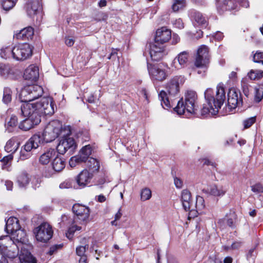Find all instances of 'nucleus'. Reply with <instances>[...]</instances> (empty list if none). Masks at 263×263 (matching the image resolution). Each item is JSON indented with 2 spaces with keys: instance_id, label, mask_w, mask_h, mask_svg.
<instances>
[{
  "instance_id": "f257e3e1",
  "label": "nucleus",
  "mask_w": 263,
  "mask_h": 263,
  "mask_svg": "<svg viewBox=\"0 0 263 263\" xmlns=\"http://www.w3.org/2000/svg\"><path fill=\"white\" fill-rule=\"evenodd\" d=\"M60 133L63 136L59 142L58 146L63 148H76L77 145L74 139L69 137L71 134V127L63 126L59 120L52 121L46 125L43 137L46 143L50 142L57 138Z\"/></svg>"
},
{
  "instance_id": "f03ea898",
  "label": "nucleus",
  "mask_w": 263,
  "mask_h": 263,
  "mask_svg": "<svg viewBox=\"0 0 263 263\" xmlns=\"http://www.w3.org/2000/svg\"><path fill=\"white\" fill-rule=\"evenodd\" d=\"M204 96L208 106L203 105L201 109L202 115H205L209 113L212 115H216L226 100L224 88L217 86L215 93H214L211 88H208L204 92Z\"/></svg>"
},
{
  "instance_id": "7ed1b4c3",
  "label": "nucleus",
  "mask_w": 263,
  "mask_h": 263,
  "mask_svg": "<svg viewBox=\"0 0 263 263\" xmlns=\"http://www.w3.org/2000/svg\"><path fill=\"white\" fill-rule=\"evenodd\" d=\"M197 95L195 91H187L184 100L182 98L178 102L177 105L174 108V110L179 115L185 114H196V103Z\"/></svg>"
},
{
  "instance_id": "20e7f679",
  "label": "nucleus",
  "mask_w": 263,
  "mask_h": 263,
  "mask_svg": "<svg viewBox=\"0 0 263 263\" xmlns=\"http://www.w3.org/2000/svg\"><path fill=\"white\" fill-rule=\"evenodd\" d=\"M166 93L164 90H161L159 94V98L161 101V104L164 109H168L172 106L170 99L178 97L179 93V86L178 78L176 77L171 79L167 84L166 87Z\"/></svg>"
},
{
  "instance_id": "39448f33",
  "label": "nucleus",
  "mask_w": 263,
  "mask_h": 263,
  "mask_svg": "<svg viewBox=\"0 0 263 263\" xmlns=\"http://www.w3.org/2000/svg\"><path fill=\"white\" fill-rule=\"evenodd\" d=\"M14 246L12 238L9 236L0 237V253L2 257L13 258L18 255V251L16 250Z\"/></svg>"
},
{
  "instance_id": "423d86ee",
  "label": "nucleus",
  "mask_w": 263,
  "mask_h": 263,
  "mask_svg": "<svg viewBox=\"0 0 263 263\" xmlns=\"http://www.w3.org/2000/svg\"><path fill=\"white\" fill-rule=\"evenodd\" d=\"M43 93V88L38 85H28L24 88L20 94L22 102H32L41 97Z\"/></svg>"
},
{
  "instance_id": "0eeeda50",
  "label": "nucleus",
  "mask_w": 263,
  "mask_h": 263,
  "mask_svg": "<svg viewBox=\"0 0 263 263\" xmlns=\"http://www.w3.org/2000/svg\"><path fill=\"white\" fill-rule=\"evenodd\" d=\"M147 68L149 77L153 82L163 81L167 77L164 66L159 64L147 63Z\"/></svg>"
},
{
  "instance_id": "6e6552de",
  "label": "nucleus",
  "mask_w": 263,
  "mask_h": 263,
  "mask_svg": "<svg viewBox=\"0 0 263 263\" xmlns=\"http://www.w3.org/2000/svg\"><path fill=\"white\" fill-rule=\"evenodd\" d=\"M72 210L74 214L75 222L86 224L89 221L90 209L88 206L76 203L73 205Z\"/></svg>"
},
{
  "instance_id": "1a4fd4ad",
  "label": "nucleus",
  "mask_w": 263,
  "mask_h": 263,
  "mask_svg": "<svg viewBox=\"0 0 263 263\" xmlns=\"http://www.w3.org/2000/svg\"><path fill=\"white\" fill-rule=\"evenodd\" d=\"M33 232L37 241L47 242L52 236L53 231L51 227L47 223L44 222L35 228Z\"/></svg>"
},
{
  "instance_id": "9d476101",
  "label": "nucleus",
  "mask_w": 263,
  "mask_h": 263,
  "mask_svg": "<svg viewBox=\"0 0 263 263\" xmlns=\"http://www.w3.org/2000/svg\"><path fill=\"white\" fill-rule=\"evenodd\" d=\"M32 49L28 44H21L13 47V59L17 61H23L32 55Z\"/></svg>"
},
{
  "instance_id": "9b49d317",
  "label": "nucleus",
  "mask_w": 263,
  "mask_h": 263,
  "mask_svg": "<svg viewBox=\"0 0 263 263\" xmlns=\"http://www.w3.org/2000/svg\"><path fill=\"white\" fill-rule=\"evenodd\" d=\"M35 104L40 118L42 115H51L54 112V104L50 98H43Z\"/></svg>"
},
{
  "instance_id": "f8f14e48",
  "label": "nucleus",
  "mask_w": 263,
  "mask_h": 263,
  "mask_svg": "<svg viewBox=\"0 0 263 263\" xmlns=\"http://www.w3.org/2000/svg\"><path fill=\"white\" fill-rule=\"evenodd\" d=\"M27 14L31 17L36 16V21L40 22L42 17V7L39 0H31L26 5Z\"/></svg>"
},
{
  "instance_id": "ddd939ff",
  "label": "nucleus",
  "mask_w": 263,
  "mask_h": 263,
  "mask_svg": "<svg viewBox=\"0 0 263 263\" xmlns=\"http://www.w3.org/2000/svg\"><path fill=\"white\" fill-rule=\"evenodd\" d=\"M242 104V99L240 92L234 88L230 89L228 93V107L230 111L241 106Z\"/></svg>"
},
{
  "instance_id": "4468645a",
  "label": "nucleus",
  "mask_w": 263,
  "mask_h": 263,
  "mask_svg": "<svg viewBox=\"0 0 263 263\" xmlns=\"http://www.w3.org/2000/svg\"><path fill=\"white\" fill-rule=\"evenodd\" d=\"M209 62V48L205 45H202L197 50L195 65L197 67L205 68Z\"/></svg>"
},
{
  "instance_id": "2eb2a0df",
  "label": "nucleus",
  "mask_w": 263,
  "mask_h": 263,
  "mask_svg": "<svg viewBox=\"0 0 263 263\" xmlns=\"http://www.w3.org/2000/svg\"><path fill=\"white\" fill-rule=\"evenodd\" d=\"M149 52L153 61H159L165 54L163 45L154 42L149 44Z\"/></svg>"
},
{
  "instance_id": "dca6fc26",
  "label": "nucleus",
  "mask_w": 263,
  "mask_h": 263,
  "mask_svg": "<svg viewBox=\"0 0 263 263\" xmlns=\"http://www.w3.org/2000/svg\"><path fill=\"white\" fill-rule=\"evenodd\" d=\"M11 234V238H12L13 243L14 246L16 250L19 251L20 249H23V244L26 241V232L21 229V227L16 231L10 233Z\"/></svg>"
},
{
  "instance_id": "f3484780",
  "label": "nucleus",
  "mask_w": 263,
  "mask_h": 263,
  "mask_svg": "<svg viewBox=\"0 0 263 263\" xmlns=\"http://www.w3.org/2000/svg\"><path fill=\"white\" fill-rule=\"evenodd\" d=\"M92 149H81L79 154L71 157L69 161L71 167H75L77 164L86 161L88 156L91 154Z\"/></svg>"
},
{
  "instance_id": "a211bd4d",
  "label": "nucleus",
  "mask_w": 263,
  "mask_h": 263,
  "mask_svg": "<svg viewBox=\"0 0 263 263\" xmlns=\"http://www.w3.org/2000/svg\"><path fill=\"white\" fill-rule=\"evenodd\" d=\"M205 208L204 200L200 196L196 197V200L195 204H192V208L189 212V217L194 218L197 217L198 214H202Z\"/></svg>"
},
{
  "instance_id": "6ab92c4d",
  "label": "nucleus",
  "mask_w": 263,
  "mask_h": 263,
  "mask_svg": "<svg viewBox=\"0 0 263 263\" xmlns=\"http://www.w3.org/2000/svg\"><path fill=\"white\" fill-rule=\"evenodd\" d=\"M21 107L22 115L25 117H33L36 114L39 117L35 103L31 102H23Z\"/></svg>"
},
{
  "instance_id": "aec40b11",
  "label": "nucleus",
  "mask_w": 263,
  "mask_h": 263,
  "mask_svg": "<svg viewBox=\"0 0 263 263\" xmlns=\"http://www.w3.org/2000/svg\"><path fill=\"white\" fill-rule=\"evenodd\" d=\"M171 31L165 27L157 29L156 32L155 41L163 45L171 38Z\"/></svg>"
},
{
  "instance_id": "412c9836",
  "label": "nucleus",
  "mask_w": 263,
  "mask_h": 263,
  "mask_svg": "<svg viewBox=\"0 0 263 263\" xmlns=\"http://www.w3.org/2000/svg\"><path fill=\"white\" fill-rule=\"evenodd\" d=\"M41 122V118L37 115L33 117H27L21 122L18 125V128L22 130L27 131L36 125Z\"/></svg>"
},
{
  "instance_id": "4be33fe9",
  "label": "nucleus",
  "mask_w": 263,
  "mask_h": 263,
  "mask_svg": "<svg viewBox=\"0 0 263 263\" xmlns=\"http://www.w3.org/2000/svg\"><path fill=\"white\" fill-rule=\"evenodd\" d=\"M92 173L87 170H83L77 177L76 181L78 184L81 187H85L92 177Z\"/></svg>"
},
{
  "instance_id": "5701e85b",
  "label": "nucleus",
  "mask_w": 263,
  "mask_h": 263,
  "mask_svg": "<svg viewBox=\"0 0 263 263\" xmlns=\"http://www.w3.org/2000/svg\"><path fill=\"white\" fill-rule=\"evenodd\" d=\"M46 142L44 138L39 135H34L24 145V148H38L43 146Z\"/></svg>"
},
{
  "instance_id": "b1692460",
  "label": "nucleus",
  "mask_w": 263,
  "mask_h": 263,
  "mask_svg": "<svg viewBox=\"0 0 263 263\" xmlns=\"http://www.w3.org/2000/svg\"><path fill=\"white\" fill-rule=\"evenodd\" d=\"M189 52L183 51L180 52L173 61V65L176 69H180L184 67L189 59Z\"/></svg>"
},
{
  "instance_id": "393cba45",
  "label": "nucleus",
  "mask_w": 263,
  "mask_h": 263,
  "mask_svg": "<svg viewBox=\"0 0 263 263\" xmlns=\"http://www.w3.org/2000/svg\"><path fill=\"white\" fill-rule=\"evenodd\" d=\"M39 77V68L33 65H30L25 71L24 78L25 80L35 81Z\"/></svg>"
},
{
  "instance_id": "a878e982",
  "label": "nucleus",
  "mask_w": 263,
  "mask_h": 263,
  "mask_svg": "<svg viewBox=\"0 0 263 263\" xmlns=\"http://www.w3.org/2000/svg\"><path fill=\"white\" fill-rule=\"evenodd\" d=\"M190 16L193 21H195L199 26L202 27H206L208 25L206 18L200 12L194 10L190 12Z\"/></svg>"
},
{
  "instance_id": "bb28decb",
  "label": "nucleus",
  "mask_w": 263,
  "mask_h": 263,
  "mask_svg": "<svg viewBox=\"0 0 263 263\" xmlns=\"http://www.w3.org/2000/svg\"><path fill=\"white\" fill-rule=\"evenodd\" d=\"M181 200L182 206L186 211H190L193 204L191 193L187 190H183L181 192Z\"/></svg>"
},
{
  "instance_id": "cd10ccee",
  "label": "nucleus",
  "mask_w": 263,
  "mask_h": 263,
  "mask_svg": "<svg viewBox=\"0 0 263 263\" xmlns=\"http://www.w3.org/2000/svg\"><path fill=\"white\" fill-rule=\"evenodd\" d=\"M238 5L237 0H223L221 3L218 4L217 8L219 11L223 12L224 11L236 9Z\"/></svg>"
},
{
  "instance_id": "c85d7f7f",
  "label": "nucleus",
  "mask_w": 263,
  "mask_h": 263,
  "mask_svg": "<svg viewBox=\"0 0 263 263\" xmlns=\"http://www.w3.org/2000/svg\"><path fill=\"white\" fill-rule=\"evenodd\" d=\"M33 34V28L29 26L21 30L18 33L15 34L14 37L17 40L26 41L31 39Z\"/></svg>"
},
{
  "instance_id": "c756f323",
  "label": "nucleus",
  "mask_w": 263,
  "mask_h": 263,
  "mask_svg": "<svg viewBox=\"0 0 263 263\" xmlns=\"http://www.w3.org/2000/svg\"><path fill=\"white\" fill-rule=\"evenodd\" d=\"M20 227L18 219L15 217H11L6 221L5 230L6 232L9 234L16 231Z\"/></svg>"
},
{
  "instance_id": "7c9ffc66",
  "label": "nucleus",
  "mask_w": 263,
  "mask_h": 263,
  "mask_svg": "<svg viewBox=\"0 0 263 263\" xmlns=\"http://www.w3.org/2000/svg\"><path fill=\"white\" fill-rule=\"evenodd\" d=\"M203 191L214 196H223L226 192V190L222 186H218L216 185H211L207 189H204Z\"/></svg>"
},
{
  "instance_id": "2f4dec72",
  "label": "nucleus",
  "mask_w": 263,
  "mask_h": 263,
  "mask_svg": "<svg viewBox=\"0 0 263 263\" xmlns=\"http://www.w3.org/2000/svg\"><path fill=\"white\" fill-rule=\"evenodd\" d=\"M31 181V177L26 172H22L17 177V183L20 187H25Z\"/></svg>"
},
{
  "instance_id": "473e14b6",
  "label": "nucleus",
  "mask_w": 263,
  "mask_h": 263,
  "mask_svg": "<svg viewBox=\"0 0 263 263\" xmlns=\"http://www.w3.org/2000/svg\"><path fill=\"white\" fill-rule=\"evenodd\" d=\"M23 249L19 251V258L21 263H36L35 258L31 255V254L26 251L24 253Z\"/></svg>"
},
{
  "instance_id": "72a5a7b5",
  "label": "nucleus",
  "mask_w": 263,
  "mask_h": 263,
  "mask_svg": "<svg viewBox=\"0 0 263 263\" xmlns=\"http://www.w3.org/2000/svg\"><path fill=\"white\" fill-rule=\"evenodd\" d=\"M58 149H49L47 152L42 154L40 158V162L43 164L49 163L50 159L57 155Z\"/></svg>"
},
{
  "instance_id": "f704fd0d",
  "label": "nucleus",
  "mask_w": 263,
  "mask_h": 263,
  "mask_svg": "<svg viewBox=\"0 0 263 263\" xmlns=\"http://www.w3.org/2000/svg\"><path fill=\"white\" fill-rule=\"evenodd\" d=\"M55 156L56 157L52 163V168L55 172H59L64 168L65 164L64 161L58 157V153Z\"/></svg>"
},
{
  "instance_id": "c9c22d12",
  "label": "nucleus",
  "mask_w": 263,
  "mask_h": 263,
  "mask_svg": "<svg viewBox=\"0 0 263 263\" xmlns=\"http://www.w3.org/2000/svg\"><path fill=\"white\" fill-rule=\"evenodd\" d=\"M87 159H88V160L87 162L86 165L89 171L92 173L97 172L100 168V164L99 161L95 158L89 157V156L87 160Z\"/></svg>"
},
{
  "instance_id": "e433bc0d",
  "label": "nucleus",
  "mask_w": 263,
  "mask_h": 263,
  "mask_svg": "<svg viewBox=\"0 0 263 263\" xmlns=\"http://www.w3.org/2000/svg\"><path fill=\"white\" fill-rule=\"evenodd\" d=\"M0 75L4 78L12 77L11 67L8 65L0 64Z\"/></svg>"
},
{
  "instance_id": "4c0bfd02",
  "label": "nucleus",
  "mask_w": 263,
  "mask_h": 263,
  "mask_svg": "<svg viewBox=\"0 0 263 263\" xmlns=\"http://www.w3.org/2000/svg\"><path fill=\"white\" fill-rule=\"evenodd\" d=\"M17 118L15 116H12L9 121L5 125L6 130L9 132H13L17 128Z\"/></svg>"
},
{
  "instance_id": "58836bf2",
  "label": "nucleus",
  "mask_w": 263,
  "mask_h": 263,
  "mask_svg": "<svg viewBox=\"0 0 263 263\" xmlns=\"http://www.w3.org/2000/svg\"><path fill=\"white\" fill-rule=\"evenodd\" d=\"M247 76L251 80H258L263 77V71L251 69Z\"/></svg>"
},
{
  "instance_id": "ea45409f",
  "label": "nucleus",
  "mask_w": 263,
  "mask_h": 263,
  "mask_svg": "<svg viewBox=\"0 0 263 263\" xmlns=\"http://www.w3.org/2000/svg\"><path fill=\"white\" fill-rule=\"evenodd\" d=\"M74 221L70 217L66 215H63L61 218V221L59 222L60 228H64L69 227Z\"/></svg>"
},
{
  "instance_id": "a19ab883",
  "label": "nucleus",
  "mask_w": 263,
  "mask_h": 263,
  "mask_svg": "<svg viewBox=\"0 0 263 263\" xmlns=\"http://www.w3.org/2000/svg\"><path fill=\"white\" fill-rule=\"evenodd\" d=\"M12 52H13V47H3L1 49V57L5 59L13 58Z\"/></svg>"
},
{
  "instance_id": "79ce46f5",
  "label": "nucleus",
  "mask_w": 263,
  "mask_h": 263,
  "mask_svg": "<svg viewBox=\"0 0 263 263\" xmlns=\"http://www.w3.org/2000/svg\"><path fill=\"white\" fill-rule=\"evenodd\" d=\"M18 0H2V6L5 11H9L16 5Z\"/></svg>"
},
{
  "instance_id": "37998d69",
  "label": "nucleus",
  "mask_w": 263,
  "mask_h": 263,
  "mask_svg": "<svg viewBox=\"0 0 263 263\" xmlns=\"http://www.w3.org/2000/svg\"><path fill=\"white\" fill-rule=\"evenodd\" d=\"M255 101L259 102L263 98V85H259L255 89Z\"/></svg>"
},
{
  "instance_id": "c03bdc74",
  "label": "nucleus",
  "mask_w": 263,
  "mask_h": 263,
  "mask_svg": "<svg viewBox=\"0 0 263 263\" xmlns=\"http://www.w3.org/2000/svg\"><path fill=\"white\" fill-rule=\"evenodd\" d=\"M185 7V0H174L172 5V9L174 12H176L183 9Z\"/></svg>"
},
{
  "instance_id": "a18cd8bd",
  "label": "nucleus",
  "mask_w": 263,
  "mask_h": 263,
  "mask_svg": "<svg viewBox=\"0 0 263 263\" xmlns=\"http://www.w3.org/2000/svg\"><path fill=\"white\" fill-rule=\"evenodd\" d=\"M241 85L244 95L248 97L249 96V85L247 78H242L241 81Z\"/></svg>"
},
{
  "instance_id": "49530a36",
  "label": "nucleus",
  "mask_w": 263,
  "mask_h": 263,
  "mask_svg": "<svg viewBox=\"0 0 263 263\" xmlns=\"http://www.w3.org/2000/svg\"><path fill=\"white\" fill-rule=\"evenodd\" d=\"M152 197L151 190L147 187L142 189L141 191V199L142 201L149 200Z\"/></svg>"
},
{
  "instance_id": "de8ad7c7",
  "label": "nucleus",
  "mask_w": 263,
  "mask_h": 263,
  "mask_svg": "<svg viewBox=\"0 0 263 263\" xmlns=\"http://www.w3.org/2000/svg\"><path fill=\"white\" fill-rule=\"evenodd\" d=\"M20 142L16 138H11L7 143L5 146V148H19L20 146Z\"/></svg>"
},
{
  "instance_id": "09e8293b",
  "label": "nucleus",
  "mask_w": 263,
  "mask_h": 263,
  "mask_svg": "<svg viewBox=\"0 0 263 263\" xmlns=\"http://www.w3.org/2000/svg\"><path fill=\"white\" fill-rule=\"evenodd\" d=\"M3 101L6 104L11 101V91L9 88H4Z\"/></svg>"
},
{
  "instance_id": "8fccbe9b",
  "label": "nucleus",
  "mask_w": 263,
  "mask_h": 263,
  "mask_svg": "<svg viewBox=\"0 0 263 263\" xmlns=\"http://www.w3.org/2000/svg\"><path fill=\"white\" fill-rule=\"evenodd\" d=\"M32 149H21L20 151V158L25 160L29 158L32 155Z\"/></svg>"
},
{
  "instance_id": "3c124183",
  "label": "nucleus",
  "mask_w": 263,
  "mask_h": 263,
  "mask_svg": "<svg viewBox=\"0 0 263 263\" xmlns=\"http://www.w3.org/2000/svg\"><path fill=\"white\" fill-rule=\"evenodd\" d=\"M253 61L255 63H261L263 65V52L257 51L253 55Z\"/></svg>"
},
{
  "instance_id": "603ef678",
  "label": "nucleus",
  "mask_w": 263,
  "mask_h": 263,
  "mask_svg": "<svg viewBox=\"0 0 263 263\" xmlns=\"http://www.w3.org/2000/svg\"><path fill=\"white\" fill-rule=\"evenodd\" d=\"M74 181L71 179H67L60 184V188L62 189H70L73 186Z\"/></svg>"
},
{
  "instance_id": "864d4df0",
  "label": "nucleus",
  "mask_w": 263,
  "mask_h": 263,
  "mask_svg": "<svg viewBox=\"0 0 263 263\" xmlns=\"http://www.w3.org/2000/svg\"><path fill=\"white\" fill-rule=\"evenodd\" d=\"M81 229V227L80 226H78L77 225H73L71 227H69L67 233H66V236L70 239L73 234V233L76 231H79Z\"/></svg>"
},
{
  "instance_id": "5fc2aeb1",
  "label": "nucleus",
  "mask_w": 263,
  "mask_h": 263,
  "mask_svg": "<svg viewBox=\"0 0 263 263\" xmlns=\"http://www.w3.org/2000/svg\"><path fill=\"white\" fill-rule=\"evenodd\" d=\"M88 248V245H85V246H80L76 248V253L77 254L82 257V256H86L85 253L86 252V249Z\"/></svg>"
},
{
  "instance_id": "6e6d98bb",
  "label": "nucleus",
  "mask_w": 263,
  "mask_h": 263,
  "mask_svg": "<svg viewBox=\"0 0 263 263\" xmlns=\"http://www.w3.org/2000/svg\"><path fill=\"white\" fill-rule=\"evenodd\" d=\"M251 187L252 191L256 194L263 193V185L260 183H256Z\"/></svg>"
},
{
  "instance_id": "4d7b16f0",
  "label": "nucleus",
  "mask_w": 263,
  "mask_h": 263,
  "mask_svg": "<svg viewBox=\"0 0 263 263\" xmlns=\"http://www.w3.org/2000/svg\"><path fill=\"white\" fill-rule=\"evenodd\" d=\"M256 121V117H253L247 119L243 121V124L245 128H248L251 127Z\"/></svg>"
},
{
  "instance_id": "13d9d810",
  "label": "nucleus",
  "mask_w": 263,
  "mask_h": 263,
  "mask_svg": "<svg viewBox=\"0 0 263 263\" xmlns=\"http://www.w3.org/2000/svg\"><path fill=\"white\" fill-rule=\"evenodd\" d=\"M107 18L108 14L103 12H98L95 16V20L98 22L106 21Z\"/></svg>"
},
{
  "instance_id": "bf43d9fd",
  "label": "nucleus",
  "mask_w": 263,
  "mask_h": 263,
  "mask_svg": "<svg viewBox=\"0 0 263 263\" xmlns=\"http://www.w3.org/2000/svg\"><path fill=\"white\" fill-rule=\"evenodd\" d=\"M174 182L176 188L180 189L182 187L183 181L180 178L177 177L176 176L174 177Z\"/></svg>"
},
{
  "instance_id": "052dcab7",
  "label": "nucleus",
  "mask_w": 263,
  "mask_h": 263,
  "mask_svg": "<svg viewBox=\"0 0 263 263\" xmlns=\"http://www.w3.org/2000/svg\"><path fill=\"white\" fill-rule=\"evenodd\" d=\"M202 162L204 165H211L214 167H216V164L215 162H212L207 158L202 159Z\"/></svg>"
},
{
  "instance_id": "680f3d73",
  "label": "nucleus",
  "mask_w": 263,
  "mask_h": 263,
  "mask_svg": "<svg viewBox=\"0 0 263 263\" xmlns=\"http://www.w3.org/2000/svg\"><path fill=\"white\" fill-rule=\"evenodd\" d=\"M175 27L178 29H182L184 27L183 23L181 19L176 20L174 23Z\"/></svg>"
},
{
  "instance_id": "e2e57ef3",
  "label": "nucleus",
  "mask_w": 263,
  "mask_h": 263,
  "mask_svg": "<svg viewBox=\"0 0 263 263\" xmlns=\"http://www.w3.org/2000/svg\"><path fill=\"white\" fill-rule=\"evenodd\" d=\"M241 244L242 243L240 241H235L232 244L231 248L232 250L238 249L241 246Z\"/></svg>"
},
{
  "instance_id": "0e129e2a",
  "label": "nucleus",
  "mask_w": 263,
  "mask_h": 263,
  "mask_svg": "<svg viewBox=\"0 0 263 263\" xmlns=\"http://www.w3.org/2000/svg\"><path fill=\"white\" fill-rule=\"evenodd\" d=\"M65 43L67 46L71 47L74 44V41L72 39L66 37Z\"/></svg>"
},
{
  "instance_id": "69168bd1",
  "label": "nucleus",
  "mask_w": 263,
  "mask_h": 263,
  "mask_svg": "<svg viewBox=\"0 0 263 263\" xmlns=\"http://www.w3.org/2000/svg\"><path fill=\"white\" fill-rule=\"evenodd\" d=\"M235 219V216L233 215L232 217L228 218L227 220V224L230 227H234V221Z\"/></svg>"
},
{
  "instance_id": "338daca9",
  "label": "nucleus",
  "mask_w": 263,
  "mask_h": 263,
  "mask_svg": "<svg viewBox=\"0 0 263 263\" xmlns=\"http://www.w3.org/2000/svg\"><path fill=\"white\" fill-rule=\"evenodd\" d=\"M214 37L217 41H220L223 37V33L220 31H217L214 35Z\"/></svg>"
},
{
  "instance_id": "774afa93",
  "label": "nucleus",
  "mask_w": 263,
  "mask_h": 263,
  "mask_svg": "<svg viewBox=\"0 0 263 263\" xmlns=\"http://www.w3.org/2000/svg\"><path fill=\"white\" fill-rule=\"evenodd\" d=\"M5 186H6L7 190L11 191L13 188V182L10 180H6L5 181Z\"/></svg>"
}]
</instances>
